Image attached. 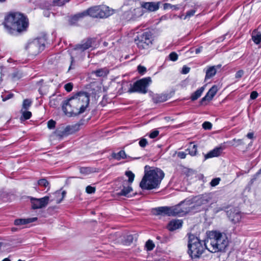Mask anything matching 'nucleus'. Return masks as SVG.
I'll list each match as a JSON object with an SVG mask.
<instances>
[{"mask_svg":"<svg viewBox=\"0 0 261 261\" xmlns=\"http://www.w3.org/2000/svg\"><path fill=\"white\" fill-rule=\"evenodd\" d=\"M3 24L9 34L16 35L18 33L27 31L29 26V20L23 14L13 12L5 17Z\"/></svg>","mask_w":261,"mask_h":261,"instance_id":"f257e3e1","label":"nucleus"},{"mask_svg":"<svg viewBox=\"0 0 261 261\" xmlns=\"http://www.w3.org/2000/svg\"><path fill=\"white\" fill-rule=\"evenodd\" d=\"M164 177V173L159 168L145 167V174L140 183V187L143 190H152L157 188Z\"/></svg>","mask_w":261,"mask_h":261,"instance_id":"f03ea898","label":"nucleus"},{"mask_svg":"<svg viewBox=\"0 0 261 261\" xmlns=\"http://www.w3.org/2000/svg\"><path fill=\"white\" fill-rule=\"evenodd\" d=\"M205 239L207 250L212 253L222 252L228 245V240L226 233L219 231H211L207 233Z\"/></svg>","mask_w":261,"mask_h":261,"instance_id":"7ed1b4c3","label":"nucleus"},{"mask_svg":"<svg viewBox=\"0 0 261 261\" xmlns=\"http://www.w3.org/2000/svg\"><path fill=\"white\" fill-rule=\"evenodd\" d=\"M95 40L93 38H88L82 40L80 43L76 44L70 52V65L68 71L75 67V59L82 60L86 56V50L91 49L92 50Z\"/></svg>","mask_w":261,"mask_h":261,"instance_id":"20e7f679","label":"nucleus"},{"mask_svg":"<svg viewBox=\"0 0 261 261\" xmlns=\"http://www.w3.org/2000/svg\"><path fill=\"white\" fill-rule=\"evenodd\" d=\"M188 253L192 259L199 258L207 247L205 240L202 241L193 234H188Z\"/></svg>","mask_w":261,"mask_h":261,"instance_id":"39448f33","label":"nucleus"},{"mask_svg":"<svg viewBox=\"0 0 261 261\" xmlns=\"http://www.w3.org/2000/svg\"><path fill=\"white\" fill-rule=\"evenodd\" d=\"M47 38L46 36L37 37L29 41L25 46V49L32 56H36L42 52L45 47Z\"/></svg>","mask_w":261,"mask_h":261,"instance_id":"423d86ee","label":"nucleus"},{"mask_svg":"<svg viewBox=\"0 0 261 261\" xmlns=\"http://www.w3.org/2000/svg\"><path fill=\"white\" fill-rule=\"evenodd\" d=\"M69 99L70 105H72L74 109H77V111H81L83 108L84 113L89 106L90 95L86 92L81 91L70 97Z\"/></svg>","mask_w":261,"mask_h":261,"instance_id":"0eeeda50","label":"nucleus"},{"mask_svg":"<svg viewBox=\"0 0 261 261\" xmlns=\"http://www.w3.org/2000/svg\"><path fill=\"white\" fill-rule=\"evenodd\" d=\"M86 15H89L93 18H106L113 14V10L105 5L95 6L86 10Z\"/></svg>","mask_w":261,"mask_h":261,"instance_id":"6e6552de","label":"nucleus"},{"mask_svg":"<svg viewBox=\"0 0 261 261\" xmlns=\"http://www.w3.org/2000/svg\"><path fill=\"white\" fill-rule=\"evenodd\" d=\"M211 199L210 197L207 194L199 195L189 200L188 205H191L189 206L190 212L195 211V212L200 211L203 209L204 206H206Z\"/></svg>","mask_w":261,"mask_h":261,"instance_id":"1a4fd4ad","label":"nucleus"},{"mask_svg":"<svg viewBox=\"0 0 261 261\" xmlns=\"http://www.w3.org/2000/svg\"><path fill=\"white\" fill-rule=\"evenodd\" d=\"M125 175L128 177V180H126L124 178H121L119 181L122 182V186L123 189L121 191L117 192L118 196H123L125 197H131L132 195L130 194V192L133 191V188L131 187V184L133 182L135 178V174L130 171L125 172Z\"/></svg>","mask_w":261,"mask_h":261,"instance_id":"9d476101","label":"nucleus"},{"mask_svg":"<svg viewBox=\"0 0 261 261\" xmlns=\"http://www.w3.org/2000/svg\"><path fill=\"white\" fill-rule=\"evenodd\" d=\"M151 83V79L150 77L143 78L136 81L128 90V92L129 93L137 92L145 94L147 92V88Z\"/></svg>","mask_w":261,"mask_h":261,"instance_id":"9b49d317","label":"nucleus"},{"mask_svg":"<svg viewBox=\"0 0 261 261\" xmlns=\"http://www.w3.org/2000/svg\"><path fill=\"white\" fill-rule=\"evenodd\" d=\"M151 34L150 32H144L135 38V41L139 48H147L152 44Z\"/></svg>","mask_w":261,"mask_h":261,"instance_id":"f8f14e48","label":"nucleus"},{"mask_svg":"<svg viewBox=\"0 0 261 261\" xmlns=\"http://www.w3.org/2000/svg\"><path fill=\"white\" fill-rule=\"evenodd\" d=\"M189 201L185 200L180 202L179 204L174 206L170 207L171 216H183L187 213L190 212V210L188 207L186 206L188 205V202Z\"/></svg>","mask_w":261,"mask_h":261,"instance_id":"ddd939ff","label":"nucleus"},{"mask_svg":"<svg viewBox=\"0 0 261 261\" xmlns=\"http://www.w3.org/2000/svg\"><path fill=\"white\" fill-rule=\"evenodd\" d=\"M115 240L117 243L124 245H129L134 240V236L126 231L115 232Z\"/></svg>","mask_w":261,"mask_h":261,"instance_id":"4468645a","label":"nucleus"},{"mask_svg":"<svg viewBox=\"0 0 261 261\" xmlns=\"http://www.w3.org/2000/svg\"><path fill=\"white\" fill-rule=\"evenodd\" d=\"M62 110L66 115L69 117L77 116L83 113V108H82L81 111H77V109H74L72 105H70L69 98L63 101Z\"/></svg>","mask_w":261,"mask_h":261,"instance_id":"2eb2a0df","label":"nucleus"},{"mask_svg":"<svg viewBox=\"0 0 261 261\" xmlns=\"http://www.w3.org/2000/svg\"><path fill=\"white\" fill-rule=\"evenodd\" d=\"M49 198L48 196H45L41 198H31L32 208L34 210L41 208L45 207L48 203Z\"/></svg>","mask_w":261,"mask_h":261,"instance_id":"dca6fc26","label":"nucleus"},{"mask_svg":"<svg viewBox=\"0 0 261 261\" xmlns=\"http://www.w3.org/2000/svg\"><path fill=\"white\" fill-rule=\"evenodd\" d=\"M227 215L229 220L234 224L239 222L242 218L241 212L236 208H232L228 210Z\"/></svg>","mask_w":261,"mask_h":261,"instance_id":"f3484780","label":"nucleus"},{"mask_svg":"<svg viewBox=\"0 0 261 261\" xmlns=\"http://www.w3.org/2000/svg\"><path fill=\"white\" fill-rule=\"evenodd\" d=\"M161 4V2H144L141 4L142 7L150 12L157 11Z\"/></svg>","mask_w":261,"mask_h":261,"instance_id":"a211bd4d","label":"nucleus"},{"mask_svg":"<svg viewBox=\"0 0 261 261\" xmlns=\"http://www.w3.org/2000/svg\"><path fill=\"white\" fill-rule=\"evenodd\" d=\"M69 0H49L47 4L43 5L42 8L47 10H50L53 6H62L68 2Z\"/></svg>","mask_w":261,"mask_h":261,"instance_id":"6ab92c4d","label":"nucleus"},{"mask_svg":"<svg viewBox=\"0 0 261 261\" xmlns=\"http://www.w3.org/2000/svg\"><path fill=\"white\" fill-rule=\"evenodd\" d=\"M218 87L216 85L212 86L206 95L201 99L200 103L203 104V102L208 100L210 101L213 99L218 91Z\"/></svg>","mask_w":261,"mask_h":261,"instance_id":"aec40b11","label":"nucleus"},{"mask_svg":"<svg viewBox=\"0 0 261 261\" xmlns=\"http://www.w3.org/2000/svg\"><path fill=\"white\" fill-rule=\"evenodd\" d=\"M80 127V125L77 123L71 125H67L62 132V135L67 136L70 134H72L79 130Z\"/></svg>","mask_w":261,"mask_h":261,"instance_id":"412c9836","label":"nucleus"},{"mask_svg":"<svg viewBox=\"0 0 261 261\" xmlns=\"http://www.w3.org/2000/svg\"><path fill=\"white\" fill-rule=\"evenodd\" d=\"M223 148L221 147H217L215 148L212 150H211L207 154L204 155V160H206L209 158L217 157L219 156L222 153Z\"/></svg>","mask_w":261,"mask_h":261,"instance_id":"4be33fe9","label":"nucleus"},{"mask_svg":"<svg viewBox=\"0 0 261 261\" xmlns=\"http://www.w3.org/2000/svg\"><path fill=\"white\" fill-rule=\"evenodd\" d=\"M182 223V221L179 220H172L168 223L167 228L170 231L175 230L181 227Z\"/></svg>","mask_w":261,"mask_h":261,"instance_id":"5701e85b","label":"nucleus"},{"mask_svg":"<svg viewBox=\"0 0 261 261\" xmlns=\"http://www.w3.org/2000/svg\"><path fill=\"white\" fill-rule=\"evenodd\" d=\"M37 220L36 217L27 219H17L14 221V224L17 226L29 224L36 221Z\"/></svg>","mask_w":261,"mask_h":261,"instance_id":"b1692460","label":"nucleus"},{"mask_svg":"<svg viewBox=\"0 0 261 261\" xmlns=\"http://www.w3.org/2000/svg\"><path fill=\"white\" fill-rule=\"evenodd\" d=\"M156 215H165L171 216L170 208L168 206L159 207L155 209Z\"/></svg>","mask_w":261,"mask_h":261,"instance_id":"393cba45","label":"nucleus"},{"mask_svg":"<svg viewBox=\"0 0 261 261\" xmlns=\"http://www.w3.org/2000/svg\"><path fill=\"white\" fill-rule=\"evenodd\" d=\"M216 72L217 71L215 66H213L208 67V68L206 71L205 80L209 79L214 76L216 74Z\"/></svg>","mask_w":261,"mask_h":261,"instance_id":"a878e982","label":"nucleus"},{"mask_svg":"<svg viewBox=\"0 0 261 261\" xmlns=\"http://www.w3.org/2000/svg\"><path fill=\"white\" fill-rule=\"evenodd\" d=\"M55 196L57 198L56 199V202L57 203H60L64 197L66 196V192L65 191H57L55 193Z\"/></svg>","mask_w":261,"mask_h":261,"instance_id":"bb28decb","label":"nucleus"},{"mask_svg":"<svg viewBox=\"0 0 261 261\" xmlns=\"http://www.w3.org/2000/svg\"><path fill=\"white\" fill-rule=\"evenodd\" d=\"M204 88L203 87H201L199 89L197 90L194 93H193L191 97L192 100L194 101L200 97L203 93Z\"/></svg>","mask_w":261,"mask_h":261,"instance_id":"cd10ccee","label":"nucleus"},{"mask_svg":"<svg viewBox=\"0 0 261 261\" xmlns=\"http://www.w3.org/2000/svg\"><path fill=\"white\" fill-rule=\"evenodd\" d=\"M252 38L255 44H259L261 41V33L257 31H253Z\"/></svg>","mask_w":261,"mask_h":261,"instance_id":"c85d7f7f","label":"nucleus"},{"mask_svg":"<svg viewBox=\"0 0 261 261\" xmlns=\"http://www.w3.org/2000/svg\"><path fill=\"white\" fill-rule=\"evenodd\" d=\"M85 15H86L85 11L83 13L75 15L70 19V23L71 24H75L78 21L79 18H82Z\"/></svg>","mask_w":261,"mask_h":261,"instance_id":"c756f323","label":"nucleus"},{"mask_svg":"<svg viewBox=\"0 0 261 261\" xmlns=\"http://www.w3.org/2000/svg\"><path fill=\"white\" fill-rule=\"evenodd\" d=\"M93 73L96 76L101 77L106 76L108 74L109 71L106 68H101L93 71Z\"/></svg>","mask_w":261,"mask_h":261,"instance_id":"7c9ffc66","label":"nucleus"},{"mask_svg":"<svg viewBox=\"0 0 261 261\" xmlns=\"http://www.w3.org/2000/svg\"><path fill=\"white\" fill-rule=\"evenodd\" d=\"M33 101L31 99H25L23 100L21 110H28L32 106Z\"/></svg>","mask_w":261,"mask_h":261,"instance_id":"2f4dec72","label":"nucleus"},{"mask_svg":"<svg viewBox=\"0 0 261 261\" xmlns=\"http://www.w3.org/2000/svg\"><path fill=\"white\" fill-rule=\"evenodd\" d=\"M197 146L196 145L191 144L189 147L187 149H186V151L188 152V153L191 155H195L197 152Z\"/></svg>","mask_w":261,"mask_h":261,"instance_id":"473e14b6","label":"nucleus"},{"mask_svg":"<svg viewBox=\"0 0 261 261\" xmlns=\"http://www.w3.org/2000/svg\"><path fill=\"white\" fill-rule=\"evenodd\" d=\"M154 101L156 103L162 102L167 100V96L164 94L159 95L153 98Z\"/></svg>","mask_w":261,"mask_h":261,"instance_id":"72a5a7b5","label":"nucleus"},{"mask_svg":"<svg viewBox=\"0 0 261 261\" xmlns=\"http://www.w3.org/2000/svg\"><path fill=\"white\" fill-rule=\"evenodd\" d=\"M20 111L22 114L21 119L28 120L32 117V113L30 111L28 110H21Z\"/></svg>","mask_w":261,"mask_h":261,"instance_id":"f704fd0d","label":"nucleus"},{"mask_svg":"<svg viewBox=\"0 0 261 261\" xmlns=\"http://www.w3.org/2000/svg\"><path fill=\"white\" fill-rule=\"evenodd\" d=\"M82 174L87 175L93 172V169L90 167H81L80 169Z\"/></svg>","mask_w":261,"mask_h":261,"instance_id":"c9c22d12","label":"nucleus"},{"mask_svg":"<svg viewBox=\"0 0 261 261\" xmlns=\"http://www.w3.org/2000/svg\"><path fill=\"white\" fill-rule=\"evenodd\" d=\"M125 158H126V154L124 150H120L117 154L115 153V159L119 160Z\"/></svg>","mask_w":261,"mask_h":261,"instance_id":"e433bc0d","label":"nucleus"},{"mask_svg":"<svg viewBox=\"0 0 261 261\" xmlns=\"http://www.w3.org/2000/svg\"><path fill=\"white\" fill-rule=\"evenodd\" d=\"M145 246L147 250L151 251L154 248L155 245L152 241L149 240L146 242Z\"/></svg>","mask_w":261,"mask_h":261,"instance_id":"4c0bfd02","label":"nucleus"},{"mask_svg":"<svg viewBox=\"0 0 261 261\" xmlns=\"http://www.w3.org/2000/svg\"><path fill=\"white\" fill-rule=\"evenodd\" d=\"M163 8L164 10H167L169 9H172L174 10H178L179 9V7L177 5H172L169 3H165L163 5Z\"/></svg>","mask_w":261,"mask_h":261,"instance_id":"58836bf2","label":"nucleus"},{"mask_svg":"<svg viewBox=\"0 0 261 261\" xmlns=\"http://www.w3.org/2000/svg\"><path fill=\"white\" fill-rule=\"evenodd\" d=\"M38 183L39 186H43L45 188L49 185V182L45 178H42L39 180Z\"/></svg>","mask_w":261,"mask_h":261,"instance_id":"ea45409f","label":"nucleus"},{"mask_svg":"<svg viewBox=\"0 0 261 261\" xmlns=\"http://www.w3.org/2000/svg\"><path fill=\"white\" fill-rule=\"evenodd\" d=\"M96 189L95 187L91 186H88L86 188V192L88 194H93L95 192Z\"/></svg>","mask_w":261,"mask_h":261,"instance_id":"a19ab883","label":"nucleus"},{"mask_svg":"<svg viewBox=\"0 0 261 261\" xmlns=\"http://www.w3.org/2000/svg\"><path fill=\"white\" fill-rule=\"evenodd\" d=\"M170 60L172 61H176L178 59V55L175 52H172L169 55Z\"/></svg>","mask_w":261,"mask_h":261,"instance_id":"79ce46f5","label":"nucleus"},{"mask_svg":"<svg viewBox=\"0 0 261 261\" xmlns=\"http://www.w3.org/2000/svg\"><path fill=\"white\" fill-rule=\"evenodd\" d=\"M121 178H123V177H118L116 180H115V182L117 183V184L116 185V186H117V187H115V189L116 188H117V189H116V190L118 191V189H120V190H122L123 189V187L122 186V182L119 181V179ZM121 190H120L121 191Z\"/></svg>","mask_w":261,"mask_h":261,"instance_id":"37998d69","label":"nucleus"},{"mask_svg":"<svg viewBox=\"0 0 261 261\" xmlns=\"http://www.w3.org/2000/svg\"><path fill=\"white\" fill-rule=\"evenodd\" d=\"M195 12L196 10L195 9H192L187 11L184 19H186L188 18L191 17L195 14Z\"/></svg>","mask_w":261,"mask_h":261,"instance_id":"c03bdc74","label":"nucleus"},{"mask_svg":"<svg viewBox=\"0 0 261 261\" xmlns=\"http://www.w3.org/2000/svg\"><path fill=\"white\" fill-rule=\"evenodd\" d=\"M56 126V122L51 119L47 122V127L49 129H53Z\"/></svg>","mask_w":261,"mask_h":261,"instance_id":"a18cd8bd","label":"nucleus"},{"mask_svg":"<svg viewBox=\"0 0 261 261\" xmlns=\"http://www.w3.org/2000/svg\"><path fill=\"white\" fill-rule=\"evenodd\" d=\"M202 127L205 129H211L212 127V124L210 122L205 121L202 124Z\"/></svg>","mask_w":261,"mask_h":261,"instance_id":"49530a36","label":"nucleus"},{"mask_svg":"<svg viewBox=\"0 0 261 261\" xmlns=\"http://www.w3.org/2000/svg\"><path fill=\"white\" fill-rule=\"evenodd\" d=\"M64 89L68 92L71 91L73 89V84L71 83L65 84L64 86Z\"/></svg>","mask_w":261,"mask_h":261,"instance_id":"de8ad7c7","label":"nucleus"},{"mask_svg":"<svg viewBox=\"0 0 261 261\" xmlns=\"http://www.w3.org/2000/svg\"><path fill=\"white\" fill-rule=\"evenodd\" d=\"M14 96V94L13 93H8L7 94L3 95L2 96L3 100L4 101H5L6 100H8L11 98H12Z\"/></svg>","mask_w":261,"mask_h":261,"instance_id":"09e8293b","label":"nucleus"},{"mask_svg":"<svg viewBox=\"0 0 261 261\" xmlns=\"http://www.w3.org/2000/svg\"><path fill=\"white\" fill-rule=\"evenodd\" d=\"M137 68L139 73L141 74H144L146 71V68L144 66L139 65Z\"/></svg>","mask_w":261,"mask_h":261,"instance_id":"8fccbe9b","label":"nucleus"},{"mask_svg":"<svg viewBox=\"0 0 261 261\" xmlns=\"http://www.w3.org/2000/svg\"><path fill=\"white\" fill-rule=\"evenodd\" d=\"M220 181V178H215L212 180L211 181V185L212 187H215L217 185H218Z\"/></svg>","mask_w":261,"mask_h":261,"instance_id":"3c124183","label":"nucleus"},{"mask_svg":"<svg viewBox=\"0 0 261 261\" xmlns=\"http://www.w3.org/2000/svg\"><path fill=\"white\" fill-rule=\"evenodd\" d=\"M139 145L142 147H144L148 144V142L146 139L142 138L139 141Z\"/></svg>","mask_w":261,"mask_h":261,"instance_id":"603ef678","label":"nucleus"},{"mask_svg":"<svg viewBox=\"0 0 261 261\" xmlns=\"http://www.w3.org/2000/svg\"><path fill=\"white\" fill-rule=\"evenodd\" d=\"M159 134V132L157 130H155L150 133L149 136L150 138L153 139L156 137Z\"/></svg>","mask_w":261,"mask_h":261,"instance_id":"864d4df0","label":"nucleus"},{"mask_svg":"<svg viewBox=\"0 0 261 261\" xmlns=\"http://www.w3.org/2000/svg\"><path fill=\"white\" fill-rule=\"evenodd\" d=\"M232 142H234L233 145H235L236 146L244 144L243 142V140L242 139H234L232 140Z\"/></svg>","mask_w":261,"mask_h":261,"instance_id":"5fc2aeb1","label":"nucleus"},{"mask_svg":"<svg viewBox=\"0 0 261 261\" xmlns=\"http://www.w3.org/2000/svg\"><path fill=\"white\" fill-rule=\"evenodd\" d=\"M244 73V72L243 70H240L236 73L235 77L236 79H240L243 75Z\"/></svg>","mask_w":261,"mask_h":261,"instance_id":"6e6d98bb","label":"nucleus"},{"mask_svg":"<svg viewBox=\"0 0 261 261\" xmlns=\"http://www.w3.org/2000/svg\"><path fill=\"white\" fill-rule=\"evenodd\" d=\"M187 153L184 151H180L177 153V156L180 159H185L186 157Z\"/></svg>","mask_w":261,"mask_h":261,"instance_id":"4d7b16f0","label":"nucleus"},{"mask_svg":"<svg viewBox=\"0 0 261 261\" xmlns=\"http://www.w3.org/2000/svg\"><path fill=\"white\" fill-rule=\"evenodd\" d=\"M258 95V93L256 91H252L250 94V98L251 99H255V98H257Z\"/></svg>","mask_w":261,"mask_h":261,"instance_id":"13d9d810","label":"nucleus"},{"mask_svg":"<svg viewBox=\"0 0 261 261\" xmlns=\"http://www.w3.org/2000/svg\"><path fill=\"white\" fill-rule=\"evenodd\" d=\"M190 70V68H189V67H187L186 66H184L182 67V73H183V74H187V73L189 72Z\"/></svg>","mask_w":261,"mask_h":261,"instance_id":"bf43d9fd","label":"nucleus"},{"mask_svg":"<svg viewBox=\"0 0 261 261\" xmlns=\"http://www.w3.org/2000/svg\"><path fill=\"white\" fill-rule=\"evenodd\" d=\"M202 48H203V47H202V46H200V47H198V48H196V49H195V53H196V54H199V53L201 51V50H202Z\"/></svg>","mask_w":261,"mask_h":261,"instance_id":"052dcab7","label":"nucleus"},{"mask_svg":"<svg viewBox=\"0 0 261 261\" xmlns=\"http://www.w3.org/2000/svg\"><path fill=\"white\" fill-rule=\"evenodd\" d=\"M247 137L249 138V139H252L253 137V133H248L247 135Z\"/></svg>","mask_w":261,"mask_h":261,"instance_id":"680f3d73","label":"nucleus"},{"mask_svg":"<svg viewBox=\"0 0 261 261\" xmlns=\"http://www.w3.org/2000/svg\"><path fill=\"white\" fill-rule=\"evenodd\" d=\"M44 15L46 17H49L50 13L48 11H44Z\"/></svg>","mask_w":261,"mask_h":261,"instance_id":"e2e57ef3","label":"nucleus"},{"mask_svg":"<svg viewBox=\"0 0 261 261\" xmlns=\"http://www.w3.org/2000/svg\"><path fill=\"white\" fill-rule=\"evenodd\" d=\"M38 91H39V93H40L41 95H44V93L42 92V89H41V88H40L39 89Z\"/></svg>","mask_w":261,"mask_h":261,"instance_id":"0e129e2a","label":"nucleus"},{"mask_svg":"<svg viewBox=\"0 0 261 261\" xmlns=\"http://www.w3.org/2000/svg\"><path fill=\"white\" fill-rule=\"evenodd\" d=\"M2 261H11V260L8 258H5Z\"/></svg>","mask_w":261,"mask_h":261,"instance_id":"69168bd1","label":"nucleus"},{"mask_svg":"<svg viewBox=\"0 0 261 261\" xmlns=\"http://www.w3.org/2000/svg\"><path fill=\"white\" fill-rule=\"evenodd\" d=\"M257 174H261V168L258 170V171L256 173Z\"/></svg>","mask_w":261,"mask_h":261,"instance_id":"338daca9","label":"nucleus"},{"mask_svg":"<svg viewBox=\"0 0 261 261\" xmlns=\"http://www.w3.org/2000/svg\"><path fill=\"white\" fill-rule=\"evenodd\" d=\"M111 156L112 158H114V152L111 153Z\"/></svg>","mask_w":261,"mask_h":261,"instance_id":"774afa93","label":"nucleus"}]
</instances>
